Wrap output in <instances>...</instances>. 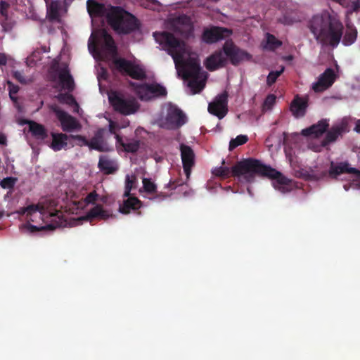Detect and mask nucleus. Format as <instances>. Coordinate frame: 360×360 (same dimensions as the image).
Instances as JSON below:
<instances>
[{
	"label": "nucleus",
	"instance_id": "a18cd8bd",
	"mask_svg": "<svg viewBox=\"0 0 360 360\" xmlns=\"http://www.w3.org/2000/svg\"><path fill=\"white\" fill-rule=\"evenodd\" d=\"M136 181V177L135 175H127L125 178V187L126 188L132 190L134 187V184Z\"/></svg>",
	"mask_w": 360,
	"mask_h": 360
},
{
	"label": "nucleus",
	"instance_id": "79ce46f5",
	"mask_svg": "<svg viewBox=\"0 0 360 360\" xmlns=\"http://www.w3.org/2000/svg\"><path fill=\"white\" fill-rule=\"evenodd\" d=\"M283 72V68H282L281 70L271 71L267 76V85L271 86L273 84H274Z\"/></svg>",
	"mask_w": 360,
	"mask_h": 360
},
{
	"label": "nucleus",
	"instance_id": "0eeeda50",
	"mask_svg": "<svg viewBox=\"0 0 360 360\" xmlns=\"http://www.w3.org/2000/svg\"><path fill=\"white\" fill-rule=\"evenodd\" d=\"M222 49L226 58L234 66H238L245 61H250L252 58L250 53L236 46L232 41H226Z\"/></svg>",
	"mask_w": 360,
	"mask_h": 360
},
{
	"label": "nucleus",
	"instance_id": "0e129e2a",
	"mask_svg": "<svg viewBox=\"0 0 360 360\" xmlns=\"http://www.w3.org/2000/svg\"><path fill=\"white\" fill-rule=\"evenodd\" d=\"M65 4L71 2L72 0H64Z\"/></svg>",
	"mask_w": 360,
	"mask_h": 360
},
{
	"label": "nucleus",
	"instance_id": "7ed1b4c3",
	"mask_svg": "<svg viewBox=\"0 0 360 360\" xmlns=\"http://www.w3.org/2000/svg\"><path fill=\"white\" fill-rule=\"evenodd\" d=\"M87 11L91 17L105 16L113 30L120 34H127L138 28L137 19L120 6H105L96 0H87Z\"/></svg>",
	"mask_w": 360,
	"mask_h": 360
},
{
	"label": "nucleus",
	"instance_id": "4d7b16f0",
	"mask_svg": "<svg viewBox=\"0 0 360 360\" xmlns=\"http://www.w3.org/2000/svg\"><path fill=\"white\" fill-rule=\"evenodd\" d=\"M131 191V190H130V189H128V188H125V189H124V194H123V196H124V197H127V198H131V197H130Z\"/></svg>",
	"mask_w": 360,
	"mask_h": 360
},
{
	"label": "nucleus",
	"instance_id": "603ef678",
	"mask_svg": "<svg viewBox=\"0 0 360 360\" xmlns=\"http://www.w3.org/2000/svg\"><path fill=\"white\" fill-rule=\"evenodd\" d=\"M285 153L286 157L288 158L290 164L291 165L292 162V149L288 145H285L284 148Z\"/></svg>",
	"mask_w": 360,
	"mask_h": 360
},
{
	"label": "nucleus",
	"instance_id": "5701e85b",
	"mask_svg": "<svg viewBox=\"0 0 360 360\" xmlns=\"http://www.w3.org/2000/svg\"><path fill=\"white\" fill-rule=\"evenodd\" d=\"M141 207L142 202L138 198H128L120 205L119 212L124 214H128L131 210L136 212Z\"/></svg>",
	"mask_w": 360,
	"mask_h": 360
},
{
	"label": "nucleus",
	"instance_id": "f03ea898",
	"mask_svg": "<svg viewBox=\"0 0 360 360\" xmlns=\"http://www.w3.org/2000/svg\"><path fill=\"white\" fill-rule=\"evenodd\" d=\"M155 41L170 55L176 69L181 72L184 79H188L206 74L202 72L200 60L198 56H189L184 58L185 43L167 32L153 33Z\"/></svg>",
	"mask_w": 360,
	"mask_h": 360
},
{
	"label": "nucleus",
	"instance_id": "bf43d9fd",
	"mask_svg": "<svg viewBox=\"0 0 360 360\" xmlns=\"http://www.w3.org/2000/svg\"><path fill=\"white\" fill-rule=\"evenodd\" d=\"M10 98H11V99L12 101H16V100H17V98H16V97H15V96H14V95H11V96H10Z\"/></svg>",
	"mask_w": 360,
	"mask_h": 360
},
{
	"label": "nucleus",
	"instance_id": "37998d69",
	"mask_svg": "<svg viewBox=\"0 0 360 360\" xmlns=\"http://www.w3.org/2000/svg\"><path fill=\"white\" fill-rule=\"evenodd\" d=\"M22 228L26 229L28 232L31 233H34L36 232L46 229H52L53 226L51 225H48L47 226H37L30 224H26L22 225Z\"/></svg>",
	"mask_w": 360,
	"mask_h": 360
},
{
	"label": "nucleus",
	"instance_id": "e433bc0d",
	"mask_svg": "<svg viewBox=\"0 0 360 360\" xmlns=\"http://www.w3.org/2000/svg\"><path fill=\"white\" fill-rule=\"evenodd\" d=\"M60 2L59 1H52L48 7L49 16L52 19H56L59 15Z\"/></svg>",
	"mask_w": 360,
	"mask_h": 360
},
{
	"label": "nucleus",
	"instance_id": "1a4fd4ad",
	"mask_svg": "<svg viewBox=\"0 0 360 360\" xmlns=\"http://www.w3.org/2000/svg\"><path fill=\"white\" fill-rule=\"evenodd\" d=\"M186 122V117L183 111L176 105L169 103L165 120L161 126L167 129H175L183 126Z\"/></svg>",
	"mask_w": 360,
	"mask_h": 360
},
{
	"label": "nucleus",
	"instance_id": "69168bd1",
	"mask_svg": "<svg viewBox=\"0 0 360 360\" xmlns=\"http://www.w3.org/2000/svg\"><path fill=\"white\" fill-rule=\"evenodd\" d=\"M288 59H290V60L292 59V56L290 55V56H288Z\"/></svg>",
	"mask_w": 360,
	"mask_h": 360
},
{
	"label": "nucleus",
	"instance_id": "f257e3e1",
	"mask_svg": "<svg viewBox=\"0 0 360 360\" xmlns=\"http://www.w3.org/2000/svg\"><path fill=\"white\" fill-rule=\"evenodd\" d=\"M213 174L222 178H228L231 176L242 178L247 183L253 182L255 176L259 175L271 179L274 188L282 193H289L292 190L291 179L257 159H244L237 162L231 168L222 166L217 167L213 171Z\"/></svg>",
	"mask_w": 360,
	"mask_h": 360
},
{
	"label": "nucleus",
	"instance_id": "3c124183",
	"mask_svg": "<svg viewBox=\"0 0 360 360\" xmlns=\"http://www.w3.org/2000/svg\"><path fill=\"white\" fill-rule=\"evenodd\" d=\"M119 128L117 123L114 121L110 120L109 122V131L110 134L115 135V138L116 139V133L117 129Z\"/></svg>",
	"mask_w": 360,
	"mask_h": 360
},
{
	"label": "nucleus",
	"instance_id": "f3484780",
	"mask_svg": "<svg viewBox=\"0 0 360 360\" xmlns=\"http://www.w3.org/2000/svg\"><path fill=\"white\" fill-rule=\"evenodd\" d=\"M223 53L221 51H216L208 56L204 62L206 69L212 72L224 67L227 60Z\"/></svg>",
	"mask_w": 360,
	"mask_h": 360
},
{
	"label": "nucleus",
	"instance_id": "6e6552de",
	"mask_svg": "<svg viewBox=\"0 0 360 360\" xmlns=\"http://www.w3.org/2000/svg\"><path fill=\"white\" fill-rule=\"evenodd\" d=\"M112 64L117 71L129 75L132 79L143 80L146 78V74L141 68L125 58H114Z\"/></svg>",
	"mask_w": 360,
	"mask_h": 360
},
{
	"label": "nucleus",
	"instance_id": "72a5a7b5",
	"mask_svg": "<svg viewBox=\"0 0 360 360\" xmlns=\"http://www.w3.org/2000/svg\"><path fill=\"white\" fill-rule=\"evenodd\" d=\"M266 44L263 45L264 49L274 51L282 45V42L271 34H266Z\"/></svg>",
	"mask_w": 360,
	"mask_h": 360
},
{
	"label": "nucleus",
	"instance_id": "c85d7f7f",
	"mask_svg": "<svg viewBox=\"0 0 360 360\" xmlns=\"http://www.w3.org/2000/svg\"><path fill=\"white\" fill-rule=\"evenodd\" d=\"M58 77L60 83L64 89L68 91H72L74 90L75 82L67 66L59 70Z\"/></svg>",
	"mask_w": 360,
	"mask_h": 360
},
{
	"label": "nucleus",
	"instance_id": "6e6d98bb",
	"mask_svg": "<svg viewBox=\"0 0 360 360\" xmlns=\"http://www.w3.org/2000/svg\"><path fill=\"white\" fill-rule=\"evenodd\" d=\"M354 130L356 132L360 133V119L356 122Z\"/></svg>",
	"mask_w": 360,
	"mask_h": 360
},
{
	"label": "nucleus",
	"instance_id": "864d4df0",
	"mask_svg": "<svg viewBox=\"0 0 360 360\" xmlns=\"http://www.w3.org/2000/svg\"><path fill=\"white\" fill-rule=\"evenodd\" d=\"M7 63V57L4 53H0V66L6 65Z\"/></svg>",
	"mask_w": 360,
	"mask_h": 360
},
{
	"label": "nucleus",
	"instance_id": "8fccbe9b",
	"mask_svg": "<svg viewBox=\"0 0 360 360\" xmlns=\"http://www.w3.org/2000/svg\"><path fill=\"white\" fill-rule=\"evenodd\" d=\"M9 90V96L16 94L19 91V86L18 85L14 84L13 82L8 81L7 82Z\"/></svg>",
	"mask_w": 360,
	"mask_h": 360
},
{
	"label": "nucleus",
	"instance_id": "4be33fe9",
	"mask_svg": "<svg viewBox=\"0 0 360 360\" xmlns=\"http://www.w3.org/2000/svg\"><path fill=\"white\" fill-rule=\"evenodd\" d=\"M309 105V97L307 96H294V117L300 118L305 115Z\"/></svg>",
	"mask_w": 360,
	"mask_h": 360
},
{
	"label": "nucleus",
	"instance_id": "2eb2a0df",
	"mask_svg": "<svg viewBox=\"0 0 360 360\" xmlns=\"http://www.w3.org/2000/svg\"><path fill=\"white\" fill-rule=\"evenodd\" d=\"M180 151L184 171L188 179L195 165V153L190 146L185 144L180 145Z\"/></svg>",
	"mask_w": 360,
	"mask_h": 360
},
{
	"label": "nucleus",
	"instance_id": "39448f33",
	"mask_svg": "<svg viewBox=\"0 0 360 360\" xmlns=\"http://www.w3.org/2000/svg\"><path fill=\"white\" fill-rule=\"evenodd\" d=\"M129 85L141 101H148L157 98H164L167 95V89L157 82L139 84L130 82Z\"/></svg>",
	"mask_w": 360,
	"mask_h": 360
},
{
	"label": "nucleus",
	"instance_id": "de8ad7c7",
	"mask_svg": "<svg viewBox=\"0 0 360 360\" xmlns=\"http://www.w3.org/2000/svg\"><path fill=\"white\" fill-rule=\"evenodd\" d=\"M12 75L13 78L15 79L20 83L26 84V79L21 72L18 70L13 71Z\"/></svg>",
	"mask_w": 360,
	"mask_h": 360
},
{
	"label": "nucleus",
	"instance_id": "412c9836",
	"mask_svg": "<svg viewBox=\"0 0 360 360\" xmlns=\"http://www.w3.org/2000/svg\"><path fill=\"white\" fill-rule=\"evenodd\" d=\"M98 167L104 174H112L118 169L116 161L107 155H101Z\"/></svg>",
	"mask_w": 360,
	"mask_h": 360
},
{
	"label": "nucleus",
	"instance_id": "a19ab883",
	"mask_svg": "<svg viewBox=\"0 0 360 360\" xmlns=\"http://www.w3.org/2000/svg\"><path fill=\"white\" fill-rule=\"evenodd\" d=\"M323 140L321 141H319V142L317 140H316V141H310L309 143L308 147L311 150L319 153V152L322 151L323 148H324L328 149V148H327L326 146H323Z\"/></svg>",
	"mask_w": 360,
	"mask_h": 360
},
{
	"label": "nucleus",
	"instance_id": "393cba45",
	"mask_svg": "<svg viewBox=\"0 0 360 360\" xmlns=\"http://www.w3.org/2000/svg\"><path fill=\"white\" fill-rule=\"evenodd\" d=\"M51 135L52 137V141L49 146L53 150L59 151L67 147L68 140L70 139V135L54 132H52Z\"/></svg>",
	"mask_w": 360,
	"mask_h": 360
},
{
	"label": "nucleus",
	"instance_id": "9d476101",
	"mask_svg": "<svg viewBox=\"0 0 360 360\" xmlns=\"http://www.w3.org/2000/svg\"><path fill=\"white\" fill-rule=\"evenodd\" d=\"M51 110L55 113L57 119L60 122L63 131H72L81 128V125L76 118L61 110L58 106L52 105Z\"/></svg>",
	"mask_w": 360,
	"mask_h": 360
},
{
	"label": "nucleus",
	"instance_id": "09e8293b",
	"mask_svg": "<svg viewBox=\"0 0 360 360\" xmlns=\"http://www.w3.org/2000/svg\"><path fill=\"white\" fill-rule=\"evenodd\" d=\"M184 184V181L181 179H178L176 181H169V182L167 184V187L169 188L172 190L176 189L178 186H182Z\"/></svg>",
	"mask_w": 360,
	"mask_h": 360
},
{
	"label": "nucleus",
	"instance_id": "6ab92c4d",
	"mask_svg": "<svg viewBox=\"0 0 360 360\" xmlns=\"http://www.w3.org/2000/svg\"><path fill=\"white\" fill-rule=\"evenodd\" d=\"M329 127L328 121L326 119L319 120L316 124L302 130V134L304 136H314L316 139L321 136Z\"/></svg>",
	"mask_w": 360,
	"mask_h": 360
},
{
	"label": "nucleus",
	"instance_id": "ea45409f",
	"mask_svg": "<svg viewBox=\"0 0 360 360\" xmlns=\"http://www.w3.org/2000/svg\"><path fill=\"white\" fill-rule=\"evenodd\" d=\"M16 181H17V179L14 178V177L4 178L0 181V186L2 188H4V189H11L14 187Z\"/></svg>",
	"mask_w": 360,
	"mask_h": 360
},
{
	"label": "nucleus",
	"instance_id": "4c0bfd02",
	"mask_svg": "<svg viewBox=\"0 0 360 360\" xmlns=\"http://www.w3.org/2000/svg\"><path fill=\"white\" fill-rule=\"evenodd\" d=\"M276 100V96L274 94L268 95L263 103L262 110L264 111L271 110L274 105Z\"/></svg>",
	"mask_w": 360,
	"mask_h": 360
},
{
	"label": "nucleus",
	"instance_id": "bb28decb",
	"mask_svg": "<svg viewBox=\"0 0 360 360\" xmlns=\"http://www.w3.org/2000/svg\"><path fill=\"white\" fill-rule=\"evenodd\" d=\"M116 143L117 145L121 146L125 152L130 153H136L139 150L141 144L139 140L134 139H127L125 142L119 134H116Z\"/></svg>",
	"mask_w": 360,
	"mask_h": 360
},
{
	"label": "nucleus",
	"instance_id": "b1692460",
	"mask_svg": "<svg viewBox=\"0 0 360 360\" xmlns=\"http://www.w3.org/2000/svg\"><path fill=\"white\" fill-rule=\"evenodd\" d=\"M345 126L342 124L333 126L329 130H326L325 138L323 139V145L328 148V146L335 143L338 139L345 132Z\"/></svg>",
	"mask_w": 360,
	"mask_h": 360
},
{
	"label": "nucleus",
	"instance_id": "f704fd0d",
	"mask_svg": "<svg viewBox=\"0 0 360 360\" xmlns=\"http://www.w3.org/2000/svg\"><path fill=\"white\" fill-rule=\"evenodd\" d=\"M58 101L61 103H65L68 105H76L78 107V104L72 94H59L57 96Z\"/></svg>",
	"mask_w": 360,
	"mask_h": 360
},
{
	"label": "nucleus",
	"instance_id": "49530a36",
	"mask_svg": "<svg viewBox=\"0 0 360 360\" xmlns=\"http://www.w3.org/2000/svg\"><path fill=\"white\" fill-rule=\"evenodd\" d=\"M98 195L96 191L90 192L85 198L84 200L86 204H93L98 199Z\"/></svg>",
	"mask_w": 360,
	"mask_h": 360
},
{
	"label": "nucleus",
	"instance_id": "c03bdc74",
	"mask_svg": "<svg viewBox=\"0 0 360 360\" xmlns=\"http://www.w3.org/2000/svg\"><path fill=\"white\" fill-rule=\"evenodd\" d=\"M70 139L77 140V145L79 146H88L89 147V140H87L84 136L82 135H70Z\"/></svg>",
	"mask_w": 360,
	"mask_h": 360
},
{
	"label": "nucleus",
	"instance_id": "473e14b6",
	"mask_svg": "<svg viewBox=\"0 0 360 360\" xmlns=\"http://www.w3.org/2000/svg\"><path fill=\"white\" fill-rule=\"evenodd\" d=\"M357 37V30L356 29L350 25L347 26V30L345 34L342 39V44L345 46L352 45L356 39Z\"/></svg>",
	"mask_w": 360,
	"mask_h": 360
},
{
	"label": "nucleus",
	"instance_id": "2f4dec72",
	"mask_svg": "<svg viewBox=\"0 0 360 360\" xmlns=\"http://www.w3.org/2000/svg\"><path fill=\"white\" fill-rule=\"evenodd\" d=\"M204 79H200V75L189 79L188 83L193 94H199L205 86L206 74H204Z\"/></svg>",
	"mask_w": 360,
	"mask_h": 360
},
{
	"label": "nucleus",
	"instance_id": "e2e57ef3",
	"mask_svg": "<svg viewBox=\"0 0 360 360\" xmlns=\"http://www.w3.org/2000/svg\"><path fill=\"white\" fill-rule=\"evenodd\" d=\"M293 186H294V188H298V186H297V183H296V182H295V181H294Z\"/></svg>",
	"mask_w": 360,
	"mask_h": 360
},
{
	"label": "nucleus",
	"instance_id": "680f3d73",
	"mask_svg": "<svg viewBox=\"0 0 360 360\" xmlns=\"http://www.w3.org/2000/svg\"><path fill=\"white\" fill-rule=\"evenodd\" d=\"M5 5H6V2H4V1H1V7H4Z\"/></svg>",
	"mask_w": 360,
	"mask_h": 360
},
{
	"label": "nucleus",
	"instance_id": "f8f14e48",
	"mask_svg": "<svg viewBox=\"0 0 360 360\" xmlns=\"http://www.w3.org/2000/svg\"><path fill=\"white\" fill-rule=\"evenodd\" d=\"M338 76L333 69L328 68L318 77V80L312 84V89L316 92H322L330 87Z\"/></svg>",
	"mask_w": 360,
	"mask_h": 360
},
{
	"label": "nucleus",
	"instance_id": "c9c22d12",
	"mask_svg": "<svg viewBox=\"0 0 360 360\" xmlns=\"http://www.w3.org/2000/svg\"><path fill=\"white\" fill-rule=\"evenodd\" d=\"M248 141L247 135H238L235 139H232L229 143V150H232L236 147L246 143Z\"/></svg>",
	"mask_w": 360,
	"mask_h": 360
},
{
	"label": "nucleus",
	"instance_id": "a211bd4d",
	"mask_svg": "<svg viewBox=\"0 0 360 360\" xmlns=\"http://www.w3.org/2000/svg\"><path fill=\"white\" fill-rule=\"evenodd\" d=\"M105 132V129L100 128L94 133V136L89 140V148L90 150H95L99 152L108 150L107 144L104 139Z\"/></svg>",
	"mask_w": 360,
	"mask_h": 360
},
{
	"label": "nucleus",
	"instance_id": "423d86ee",
	"mask_svg": "<svg viewBox=\"0 0 360 360\" xmlns=\"http://www.w3.org/2000/svg\"><path fill=\"white\" fill-rule=\"evenodd\" d=\"M108 98L113 109L123 115L134 114L139 108V105L134 98H126L116 92L109 95Z\"/></svg>",
	"mask_w": 360,
	"mask_h": 360
},
{
	"label": "nucleus",
	"instance_id": "a878e982",
	"mask_svg": "<svg viewBox=\"0 0 360 360\" xmlns=\"http://www.w3.org/2000/svg\"><path fill=\"white\" fill-rule=\"evenodd\" d=\"M143 188L146 193L149 194L155 193V195L151 199L155 201H160L167 198L169 195L165 194L162 192L157 193V186L156 184L148 178H143Z\"/></svg>",
	"mask_w": 360,
	"mask_h": 360
},
{
	"label": "nucleus",
	"instance_id": "338daca9",
	"mask_svg": "<svg viewBox=\"0 0 360 360\" xmlns=\"http://www.w3.org/2000/svg\"><path fill=\"white\" fill-rule=\"evenodd\" d=\"M326 176V172H323L322 176Z\"/></svg>",
	"mask_w": 360,
	"mask_h": 360
},
{
	"label": "nucleus",
	"instance_id": "4468645a",
	"mask_svg": "<svg viewBox=\"0 0 360 360\" xmlns=\"http://www.w3.org/2000/svg\"><path fill=\"white\" fill-rule=\"evenodd\" d=\"M328 174L333 179H338V176L342 174H352L360 179V170L350 167L348 162H340L337 164L331 162Z\"/></svg>",
	"mask_w": 360,
	"mask_h": 360
},
{
	"label": "nucleus",
	"instance_id": "20e7f679",
	"mask_svg": "<svg viewBox=\"0 0 360 360\" xmlns=\"http://www.w3.org/2000/svg\"><path fill=\"white\" fill-rule=\"evenodd\" d=\"M309 27L318 43L332 48L338 46L344 30L342 23L328 13L313 16Z\"/></svg>",
	"mask_w": 360,
	"mask_h": 360
},
{
	"label": "nucleus",
	"instance_id": "13d9d810",
	"mask_svg": "<svg viewBox=\"0 0 360 360\" xmlns=\"http://www.w3.org/2000/svg\"><path fill=\"white\" fill-rule=\"evenodd\" d=\"M289 110L292 112V101L289 103Z\"/></svg>",
	"mask_w": 360,
	"mask_h": 360
},
{
	"label": "nucleus",
	"instance_id": "aec40b11",
	"mask_svg": "<svg viewBox=\"0 0 360 360\" xmlns=\"http://www.w3.org/2000/svg\"><path fill=\"white\" fill-rule=\"evenodd\" d=\"M176 26V30L181 32L184 37H188L193 32V25L192 19L186 15H180L174 20Z\"/></svg>",
	"mask_w": 360,
	"mask_h": 360
},
{
	"label": "nucleus",
	"instance_id": "7c9ffc66",
	"mask_svg": "<svg viewBox=\"0 0 360 360\" xmlns=\"http://www.w3.org/2000/svg\"><path fill=\"white\" fill-rule=\"evenodd\" d=\"M29 130L32 135L38 139L44 140L48 136L47 130L45 127L34 121H30L28 122Z\"/></svg>",
	"mask_w": 360,
	"mask_h": 360
},
{
	"label": "nucleus",
	"instance_id": "c756f323",
	"mask_svg": "<svg viewBox=\"0 0 360 360\" xmlns=\"http://www.w3.org/2000/svg\"><path fill=\"white\" fill-rule=\"evenodd\" d=\"M101 36L103 39L104 47L108 53L112 57V60L114 58H118L117 57V48L112 36L105 30H102Z\"/></svg>",
	"mask_w": 360,
	"mask_h": 360
},
{
	"label": "nucleus",
	"instance_id": "dca6fc26",
	"mask_svg": "<svg viewBox=\"0 0 360 360\" xmlns=\"http://www.w3.org/2000/svg\"><path fill=\"white\" fill-rule=\"evenodd\" d=\"M41 215L44 218L60 219L62 212L58 208V202L54 199H45L41 202Z\"/></svg>",
	"mask_w": 360,
	"mask_h": 360
},
{
	"label": "nucleus",
	"instance_id": "774afa93",
	"mask_svg": "<svg viewBox=\"0 0 360 360\" xmlns=\"http://www.w3.org/2000/svg\"><path fill=\"white\" fill-rule=\"evenodd\" d=\"M44 1H45L46 4H48L49 1V0H44Z\"/></svg>",
	"mask_w": 360,
	"mask_h": 360
},
{
	"label": "nucleus",
	"instance_id": "58836bf2",
	"mask_svg": "<svg viewBox=\"0 0 360 360\" xmlns=\"http://www.w3.org/2000/svg\"><path fill=\"white\" fill-rule=\"evenodd\" d=\"M36 212H39L41 214V202L37 205L32 204L28 205L26 207L22 208L21 213L26 214L28 216L32 215L33 213Z\"/></svg>",
	"mask_w": 360,
	"mask_h": 360
},
{
	"label": "nucleus",
	"instance_id": "9b49d317",
	"mask_svg": "<svg viewBox=\"0 0 360 360\" xmlns=\"http://www.w3.org/2000/svg\"><path fill=\"white\" fill-rule=\"evenodd\" d=\"M231 34V31L227 28L212 26L205 28L202 34V40L208 44L216 43Z\"/></svg>",
	"mask_w": 360,
	"mask_h": 360
},
{
	"label": "nucleus",
	"instance_id": "cd10ccee",
	"mask_svg": "<svg viewBox=\"0 0 360 360\" xmlns=\"http://www.w3.org/2000/svg\"><path fill=\"white\" fill-rule=\"evenodd\" d=\"M112 216L113 214L110 211L104 210L101 205H96L87 212L84 219L89 221L94 218L106 220Z\"/></svg>",
	"mask_w": 360,
	"mask_h": 360
},
{
	"label": "nucleus",
	"instance_id": "ddd939ff",
	"mask_svg": "<svg viewBox=\"0 0 360 360\" xmlns=\"http://www.w3.org/2000/svg\"><path fill=\"white\" fill-rule=\"evenodd\" d=\"M208 112L217 116L219 120L224 118L228 112V96L226 93L219 95L215 100L209 103Z\"/></svg>",
	"mask_w": 360,
	"mask_h": 360
},
{
	"label": "nucleus",
	"instance_id": "5fc2aeb1",
	"mask_svg": "<svg viewBox=\"0 0 360 360\" xmlns=\"http://www.w3.org/2000/svg\"><path fill=\"white\" fill-rule=\"evenodd\" d=\"M6 141L7 140L6 136L4 134L0 133V145H6Z\"/></svg>",
	"mask_w": 360,
	"mask_h": 360
},
{
	"label": "nucleus",
	"instance_id": "052dcab7",
	"mask_svg": "<svg viewBox=\"0 0 360 360\" xmlns=\"http://www.w3.org/2000/svg\"><path fill=\"white\" fill-rule=\"evenodd\" d=\"M4 211L1 210L0 211V219L4 217Z\"/></svg>",
	"mask_w": 360,
	"mask_h": 360
}]
</instances>
